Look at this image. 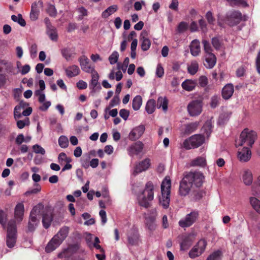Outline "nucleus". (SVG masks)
I'll return each mask as SVG.
<instances>
[{
    "label": "nucleus",
    "instance_id": "f257e3e1",
    "mask_svg": "<svg viewBox=\"0 0 260 260\" xmlns=\"http://www.w3.org/2000/svg\"><path fill=\"white\" fill-rule=\"evenodd\" d=\"M153 183L151 181L147 182L144 189L138 193V201L139 205L146 208L150 206L151 202L154 199Z\"/></svg>",
    "mask_w": 260,
    "mask_h": 260
},
{
    "label": "nucleus",
    "instance_id": "f03ea898",
    "mask_svg": "<svg viewBox=\"0 0 260 260\" xmlns=\"http://www.w3.org/2000/svg\"><path fill=\"white\" fill-rule=\"evenodd\" d=\"M69 229L67 227L62 228L49 241L45 247V251L50 253L55 250L67 237Z\"/></svg>",
    "mask_w": 260,
    "mask_h": 260
},
{
    "label": "nucleus",
    "instance_id": "7ed1b4c3",
    "mask_svg": "<svg viewBox=\"0 0 260 260\" xmlns=\"http://www.w3.org/2000/svg\"><path fill=\"white\" fill-rule=\"evenodd\" d=\"M171 182L169 177H166L161 184V196H159V204L165 209H167L170 202Z\"/></svg>",
    "mask_w": 260,
    "mask_h": 260
},
{
    "label": "nucleus",
    "instance_id": "20e7f679",
    "mask_svg": "<svg viewBox=\"0 0 260 260\" xmlns=\"http://www.w3.org/2000/svg\"><path fill=\"white\" fill-rule=\"evenodd\" d=\"M257 137V133L255 131L245 128L241 132L239 139L236 140V147L238 148L246 145L251 147Z\"/></svg>",
    "mask_w": 260,
    "mask_h": 260
},
{
    "label": "nucleus",
    "instance_id": "39448f33",
    "mask_svg": "<svg viewBox=\"0 0 260 260\" xmlns=\"http://www.w3.org/2000/svg\"><path fill=\"white\" fill-rule=\"evenodd\" d=\"M17 241V230L15 221H10L8 223L6 244L9 248H13Z\"/></svg>",
    "mask_w": 260,
    "mask_h": 260
},
{
    "label": "nucleus",
    "instance_id": "423d86ee",
    "mask_svg": "<svg viewBox=\"0 0 260 260\" xmlns=\"http://www.w3.org/2000/svg\"><path fill=\"white\" fill-rule=\"evenodd\" d=\"M205 142V136L196 134L186 139L183 143V146L186 149H191L199 147Z\"/></svg>",
    "mask_w": 260,
    "mask_h": 260
},
{
    "label": "nucleus",
    "instance_id": "0eeeda50",
    "mask_svg": "<svg viewBox=\"0 0 260 260\" xmlns=\"http://www.w3.org/2000/svg\"><path fill=\"white\" fill-rule=\"evenodd\" d=\"M184 177L189 183L191 184L192 187H201L205 179L204 175L200 172H190L187 173Z\"/></svg>",
    "mask_w": 260,
    "mask_h": 260
},
{
    "label": "nucleus",
    "instance_id": "6e6552de",
    "mask_svg": "<svg viewBox=\"0 0 260 260\" xmlns=\"http://www.w3.org/2000/svg\"><path fill=\"white\" fill-rule=\"evenodd\" d=\"M199 212L197 210H193L186 216L181 219L178 224L180 226L186 228L191 226L198 219L199 217Z\"/></svg>",
    "mask_w": 260,
    "mask_h": 260
},
{
    "label": "nucleus",
    "instance_id": "1a4fd4ad",
    "mask_svg": "<svg viewBox=\"0 0 260 260\" xmlns=\"http://www.w3.org/2000/svg\"><path fill=\"white\" fill-rule=\"evenodd\" d=\"M207 242L204 239L200 240L189 252L190 258H195L200 256L205 250Z\"/></svg>",
    "mask_w": 260,
    "mask_h": 260
},
{
    "label": "nucleus",
    "instance_id": "9d476101",
    "mask_svg": "<svg viewBox=\"0 0 260 260\" xmlns=\"http://www.w3.org/2000/svg\"><path fill=\"white\" fill-rule=\"evenodd\" d=\"M187 110L191 116H196L201 114L202 111V103L196 100L190 102L187 106Z\"/></svg>",
    "mask_w": 260,
    "mask_h": 260
},
{
    "label": "nucleus",
    "instance_id": "9b49d317",
    "mask_svg": "<svg viewBox=\"0 0 260 260\" xmlns=\"http://www.w3.org/2000/svg\"><path fill=\"white\" fill-rule=\"evenodd\" d=\"M242 19V14L238 11L229 12L226 15L225 22L230 25L233 26L239 23Z\"/></svg>",
    "mask_w": 260,
    "mask_h": 260
},
{
    "label": "nucleus",
    "instance_id": "f8f14e48",
    "mask_svg": "<svg viewBox=\"0 0 260 260\" xmlns=\"http://www.w3.org/2000/svg\"><path fill=\"white\" fill-rule=\"evenodd\" d=\"M150 166V160L148 158L138 163L132 172V175L133 176H137L138 174L146 171Z\"/></svg>",
    "mask_w": 260,
    "mask_h": 260
},
{
    "label": "nucleus",
    "instance_id": "ddd939ff",
    "mask_svg": "<svg viewBox=\"0 0 260 260\" xmlns=\"http://www.w3.org/2000/svg\"><path fill=\"white\" fill-rule=\"evenodd\" d=\"M42 7L43 2L42 1L36 2L32 4L29 15V17L31 21H35L38 19L40 10Z\"/></svg>",
    "mask_w": 260,
    "mask_h": 260
},
{
    "label": "nucleus",
    "instance_id": "4468645a",
    "mask_svg": "<svg viewBox=\"0 0 260 260\" xmlns=\"http://www.w3.org/2000/svg\"><path fill=\"white\" fill-rule=\"evenodd\" d=\"M79 60L81 69L85 72L91 73L95 71L94 66L90 63L89 59L86 56H82Z\"/></svg>",
    "mask_w": 260,
    "mask_h": 260
},
{
    "label": "nucleus",
    "instance_id": "2eb2a0df",
    "mask_svg": "<svg viewBox=\"0 0 260 260\" xmlns=\"http://www.w3.org/2000/svg\"><path fill=\"white\" fill-rule=\"evenodd\" d=\"M144 147V144L140 141H138L129 146L127 151L131 156L137 155L142 152Z\"/></svg>",
    "mask_w": 260,
    "mask_h": 260
},
{
    "label": "nucleus",
    "instance_id": "dca6fc26",
    "mask_svg": "<svg viewBox=\"0 0 260 260\" xmlns=\"http://www.w3.org/2000/svg\"><path fill=\"white\" fill-rule=\"evenodd\" d=\"M91 80L89 83V88L91 90L90 94L93 96L94 93L96 92L97 89H100L101 87L100 85H98L99 75L96 71L91 73Z\"/></svg>",
    "mask_w": 260,
    "mask_h": 260
},
{
    "label": "nucleus",
    "instance_id": "f3484780",
    "mask_svg": "<svg viewBox=\"0 0 260 260\" xmlns=\"http://www.w3.org/2000/svg\"><path fill=\"white\" fill-rule=\"evenodd\" d=\"M237 156L240 161H248L251 157V152L250 148L247 147L239 148L238 151Z\"/></svg>",
    "mask_w": 260,
    "mask_h": 260
},
{
    "label": "nucleus",
    "instance_id": "a211bd4d",
    "mask_svg": "<svg viewBox=\"0 0 260 260\" xmlns=\"http://www.w3.org/2000/svg\"><path fill=\"white\" fill-rule=\"evenodd\" d=\"M192 187L186 178L184 177L180 183L179 194L181 197H185L188 195Z\"/></svg>",
    "mask_w": 260,
    "mask_h": 260
},
{
    "label": "nucleus",
    "instance_id": "6ab92c4d",
    "mask_svg": "<svg viewBox=\"0 0 260 260\" xmlns=\"http://www.w3.org/2000/svg\"><path fill=\"white\" fill-rule=\"evenodd\" d=\"M145 130V127L143 125H140L134 128L129 134V140L135 141L139 139L143 135Z\"/></svg>",
    "mask_w": 260,
    "mask_h": 260
},
{
    "label": "nucleus",
    "instance_id": "aec40b11",
    "mask_svg": "<svg viewBox=\"0 0 260 260\" xmlns=\"http://www.w3.org/2000/svg\"><path fill=\"white\" fill-rule=\"evenodd\" d=\"M24 213V206L23 203H18L14 210V219L18 223H20L23 219Z\"/></svg>",
    "mask_w": 260,
    "mask_h": 260
},
{
    "label": "nucleus",
    "instance_id": "412c9836",
    "mask_svg": "<svg viewBox=\"0 0 260 260\" xmlns=\"http://www.w3.org/2000/svg\"><path fill=\"white\" fill-rule=\"evenodd\" d=\"M148 32L145 30H143L140 36V40L141 42V48L145 51L148 50L151 46V41L148 39Z\"/></svg>",
    "mask_w": 260,
    "mask_h": 260
},
{
    "label": "nucleus",
    "instance_id": "4be33fe9",
    "mask_svg": "<svg viewBox=\"0 0 260 260\" xmlns=\"http://www.w3.org/2000/svg\"><path fill=\"white\" fill-rule=\"evenodd\" d=\"M234 91V86L232 84H226L222 89V96L224 100H229L231 98Z\"/></svg>",
    "mask_w": 260,
    "mask_h": 260
},
{
    "label": "nucleus",
    "instance_id": "5701e85b",
    "mask_svg": "<svg viewBox=\"0 0 260 260\" xmlns=\"http://www.w3.org/2000/svg\"><path fill=\"white\" fill-rule=\"evenodd\" d=\"M204 66L208 69H212L216 62V57L213 53L206 54Z\"/></svg>",
    "mask_w": 260,
    "mask_h": 260
},
{
    "label": "nucleus",
    "instance_id": "b1692460",
    "mask_svg": "<svg viewBox=\"0 0 260 260\" xmlns=\"http://www.w3.org/2000/svg\"><path fill=\"white\" fill-rule=\"evenodd\" d=\"M195 239L194 234H190L184 237L180 244V248L182 250H186L192 244Z\"/></svg>",
    "mask_w": 260,
    "mask_h": 260
},
{
    "label": "nucleus",
    "instance_id": "393cba45",
    "mask_svg": "<svg viewBox=\"0 0 260 260\" xmlns=\"http://www.w3.org/2000/svg\"><path fill=\"white\" fill-rule=\"evenodd\" d=\"M127 239L128 243L131 245H136L138 244L139 240V236L137 230H133L131 231L127 235Z\"/></svg>",
    "mask_w": 260,
    "mask_h": 260
},
{
    "label": "nucleus",
    "instance_id": "a878e982",
    "mask_svg": "<svg viewBox=\"0 0 260 260\" xmlns=\"http://www.w3.org/2000/svg\"><path fill=\"white\" fill-rule=\"evenodd\" d=\"M190 50L191 55L197 56L201 52L200 42L198 40L195 39L191 41L190 44Z\"/></svg>",
    "mask_w": 260,
    "mask_h": 260
},
{
    "label": "nucleus",
    "instance_id": "bb28decb",
    "mask_svg": "<svg viewBox=\"0 0 260 260\" xmlns=\"http://www.w3.org/2000/svg\"><path fill=\"white\" fill-rule=\"evenodd\" d=\"M243 182L245 185L249 186L253 182V175L249 170H245L243 171L242 176Z\"/></svg>",
    "mask_w": 260,
    "mask_h": 260
},
{
    "label": "nucleus",
    "instance_id": "cd10ccee",
    "mask_svg": "<svg viewBox=\"0 0 260 260\" xmlns=\"http://www.w3.org/2000/svg\"><path fill=\"white\" fill-rule=\"evenodd\" d=\"M258 197L255 196H251L249 198V204L252 208L256 213L260 214V200Z\"/></svg>",
    "mask_w": 260,
    "mask_h": 260
},
{
    "label": "nucleus",
    "instance_id": "c85d7f7f",
    "mask_svg": "<svg viewBox=\"0 0 260 260\" xmlns=\"http://www.w3.org/2000/svg\"><path fill=\"white\" fill-rule=\"evenodd\" d=\"M40 223V220L34 217H29L26 232L32 233L37 229Z\"/></svg>",
    "mask_w": 260,
    "mask_h": 260
},
{
    "label": "nucleus",
    "instance_id": "c756f323",
    "mask_svg": "<svg viewBox=\"0 0 260 260\" xmlns=\"http://www.w3.org/2000/svg\"><path fill=\"white\" fill-rule=\"evenodd\" d=\"M252 196L260 197V175L258 176L251 188Z\"/></svg>",
    "mask_w": 260,
    "mask_h": 260
},
{
    "label": "nucleus",
    "instance_id": "7c9ffc66",
    "mask_svg": "<svg viewBox=\"0 0 260 260\" xmlns=\"http://www.w3.org/2000/svg\"><path fill=\"white\" fill-rule=\"evenodd\" d=\"M52 221V214L50 211H47L43 214L42 223L45 229L48 228Z\"/></svg>",
    "mask_w": 260,
    "mask_h": 260
},
{
    "label": "nucleus",
    "instance_id": "2f4dec72",
    "mask_svg": "<svg viewBox=\"0 0 260 260\" xmlns=\"http://www.w3.org/2000/svg\"><path fill=\"white\" fill-rule=\"evenodd\" d=\"M0 68L2 69V70H0V71H2V70H4L8 73L11 74H15L14 72V68L12 63L10 62L4 60H2L0 62Z\"/></svg>",
    "mask_w": 260,
    "mask_h": 260
},
{
    "label": "nucleus",
    "instance_id": "473e14b6",
    "mask_svg": "<svg viewBox=\"0 0 260 260\" xmlns=\"http://www.w3.org/2000/svg\"><path fill=\"white\" fill-rule=\"evenodd\" d=\"M66 75L69 77L76 76L80 73V69L76 65H72L65 70Z\"/></svg>",
    "mask_w": 260,
    "mask_h": 260
},
{
    "label": "nucleus",
    "instance_id": "72a5a7b5",
    "mask_svg": "<svg viewBox=\"0 0 260 260\" xmlns=\"http://www.w3.org/2000/svg\"><path fill=\"white\" fill-rule=\"evenodd\" d=\"M43 209V206L41 204H38L35 206L30 212L29 217H34L40 220V215Z\"/></svg>",
    "mask_w": 260,
    "mask_h": 260
},
{
    "label": "nucleus",
    "instance_id": "f704fd0d",
    "mask_svg": "<svg viewBox=\"0 0 260 260\" xmlns=\"http://www.w3.org/2000/svg\"><path fill=\"white\" fill-rule=\"evenodd\" d=\"M191 166L204 167L206 166V159L204 156H199L192 159L190 162Z\"/></svg>",
    "mask_w": 260,
    "mask_h": 260
},
{
    "label": "nucleus",
    "instance_id": "c9c22d12",
    "mask_svg": "<svg viewBox=\"0 0 260 260\" xmlns=\"http://www.w3.org/2000/svg\"><path fill=\"white\" fill-rule=\"evenodd\" d=\"M182 88L188 91L193 90L196 86V83L195 81L191 80H186L182 83Z\"/></svg>",
    "mask_w": 260,
    "mask_h": 260
},
{
    "label": "nucleus",
    "instance_id": "e433bc0d",
    "mask_svg": "<svg viewBox=\"0 0 260 260\" xmlns=\"http://www.w3.org/2000/svg\"><path fill=\"white\" fill-rule=\"evenodd\" d=\"M117 10L118 6L117 5L111 6L102 12V17L104 18H107L116 12Z\"/></svg>",
    "mask_w": 260,
    "mask_h": 260
},
{
    "label": "nucleus",
    "instance_id": "4c0bfd02",
    "mask_svg": "<svg viewBox=\"0 0 260 260\" xmlns=\"http://www.w3.org/2000/svg\"><path fill=\"white\" fill-rule=\"evenodd\" d=\"M168 101L166 97L160 96L157 99V107L158 108H162L164 112L168 110Z\"/></svg>",
    "mask_w": 260,
    "mask_h": 260
},
{
    "label": "nucleus",
    "instance_id": "58836bf2",
    "mask_svg": "<svg viewBox=\"0 0 260 260\" xmlns=\"http://www.w3.org/2000/svg\"><path fill=\"white\" fill-rule=\"evenodd\" d=\"M199 70V63L196 60L191 61L187 65L188 72L191 75H193L198 72Z\"/></svg>",
    "mask_w": 260,
    "mask_h": 260
},
{
    "label": "nucleus",
    "instance_id": "ea45409f",
    "mask_svg": "<svg viewBox=\"0 0 260 260\" xmlns=\"http://www.w3.org/2000/svg\"><path fill=\"white\" fill-rule=\"evenodd\" d=\"M212 122L211 120H207L204 125L202 130L204 132V135L207 138H209L212 132Z\"/></svg>",
    "mask_w": 260,
    "mask_h": 260
},
{
    "label": "nucleus",
    "instance_id": "a19ab883",
    "mask_svg": "<svg viewBox=\"0 0 260 260\" xmlns=\"http://www.w3.org/2000/svg\"><path fill=\"white\" fill-rule=\"evenodd\" d=\"M142 104V98L140 95L136 96L133 100L132 107L135 111L138 110Z\"/></svg>",
    "mask_w": 260,
    "mask_h": 260
},
{
    "label": "nucleus",
    "instance_id": "79ce46f5",
    "mask_svg": "<svg viewBox=\"0 0 260 260\" xmlns=\"http://www.w3.org/2000/svg\"><path fill=\"white\" fill-rule=\"evenodd\" d=\"M24 108V106L22 103L20 105L16 106L14 110V116L15 120H18L22 116L21 111Z\"/></svg>",
    "mask_w": 260,
    "mask_h": 260
},
{
    "label": "nucleus",
    "instance_id": "37998d69",
    "mask_svg": "<svg viewBox=\"0 0 260 260\" xmlns=\"http://www.w3.org/2000/svg\"><path fill=\"white\" fill-rule=\"evenodd\" d=\"M155 101L153 99L149 100L146 105L145 109L148 114H152L155 109Z\"/></svg>",
    "mask_w": 260,
    "mask_h": 260
},
{
    "label": "nucleus",
    "instance_id": "c03bdc74",
    "mask_svg": "<svg viewBox=\"0 0 260 260\" xmlns=\"http://www.w3.org/2000/svg\"><path fill=\"white\" fill-rule=\"evenodd\" d=\"M47 34L52 41H56L57 40V32L56 29L54 27L47 29Z\"/></svg>",
    "mask_w": 260,
    "mask_h": 260
},
{
    "label": "nucleus",
    "instance_id": "a18cd8bd",
    "mask_svg": "<svg viewBox=\"0 0 260 260\" xmlns=\"http://www.w3.org/2000/svg\"><path fill=\"white\" fill-rule=\"evenodd\" d=\"M199 125L198 122H192L185 125V132L187 134H190L195 131Z\"/></svg>",
    "mask_w": 260,
    "mask_h": 260
},
{
    "label": "nucleus",
    "instance_id": "49530a36",
    "mask_svg": "<svg viewBox=\"0 0 260 260\" xmlns=\"http://www.w3.org/2000/svg\"><path fill=\"white\" fill-rule=\"evenodd\" d=\"M228 4L232 7L246 6V3L243 0H226Z\"/></svg>",
    "mask_w": 260,
    "mask_h": 260
},
{
    "label": "nucleus",
    "instance_id": "de8ad7c7",
    "mask_svg": "<svg viewBox=\"0 0 260 260\" xmlns=\"http://www.w3.org/2000/svg\"><path fill=\"white\" fill-rule=\"evenodd\" d=\"M145 224L148 228L151 231H154L156 228L155 219H152L149 218H145Z\"/></svg>",
    "mask_w": 260,
    "mask_h": 260
},
{
    "label": "nucleus",
    "instance_id": "09e8293b",
    "mask_svg": "<svg viewBox=\"0 0 260 260\" xmlns=\"http://www.w3.org/2000/svg\"><path fill=\"white\" fill-rule=\"evenodd\" d=\"M12 20L16 22H17L22 26H24L26 25V22L24 19L22 18L21 14H18L17 16L13 15L11 16Z\"/></svg>",
    "mask_w": 260,
    "mask_h": 260
},
{
    "label": "nucleus",
    "instance_id": "8fccbe9b",
    "mask_svg": "<svg viewBox=\"0 0 260 260\" xmlns=\"http://www.w3.org/2000/svg\"><path fill=\"white\" fill-rule=\"evenodd\" d=\"M90 159V155L88 154H84L81 158V164L83 167L87 169L89 167V160Z\"/></svg>",
    "mask_w": 260,
    "mask_h": 260
},
{
    "label": "nucleus",
    "instance_id": "3c124183",
    "mask_svg": "<svg viewBox=\"0 0 260 260\" xmlns=\"http://www.w3.org/2000/svg\"><path fill=\"white\" fill-rule=\"evenodd\" d=\"M144 218H149L152 219H155L157 216V212L156 208L152 209L144 214Z\"/></svg>",
    "mask_w": 260,
    "mask_h": 260
},
{
    "label": "nucleus",
    "instance_id": "603ef678",
    "mask_svg": "<svg viewBox=\"0 0 260 260\" xmlns=\"http://www.w3.org/2000/svg\"><path fill=\"white\" fill-rule=\"evenodd\" d=\"M58 144L59 146L63 148L68 147L69 145V140L65 136H61L58 139Z\"/></svg>",
    "mask_w": 260,
    "mask_h": 260
},
{
    "label": "nucleus",
    "instance_id": "864d4df0",
    "mask_svg": "<svg viewBox=\"0 0 260 260\" xmlns=\"http://www.w3.org/2000/svg\"><path fill=\"white\" fill-rule=\"evenodd\" d=\"M119 103V98L118 96H114V98L110 101L109 105L105 108L106 112L108 111L112 107L117 105Z\"/></svg>",
    "mask_w": 260,
    "mask_h": 260
},
{
    "label": "nucleus",
    "instance_id": "5fc2aeb1",
    "mask_svg": "<svg viewBox=\"0 0 260 260\" xmlns=\"http://www.w3.org/2000/svg\"><path fill=\"white\" fill-rule=\"evenodd\" d=\"M77 10L79 14L78 17V20H81L84 16H86L88 15L87 10L83 7L78 8Z\"/></svg>",
    "mask_w": 260,
    "mask_h": 260
},
{
    "label": "nucleus",
    "instance_id": "6e6d98bb",
    "mask_svg": "<svg viewBox=\"0 0 260 260\" xmlns=\"http://www.w3.org/2000/svg\"><path fill=\"white\" fill-rule=\"evenodd\" d=\"M58 159L60 164L70 162L71 161V159L68 157L66 154L63 152H61L58 155Z\"/></svg>",
    "mask_w": 260,
    "mask_h": 260
},
{
    "label": "nucleus",
    "instance_id": "4d7b16f0",
    "mask_svg": "<svg viewBox=\"0 0 260 260\" xmlns=\"http://www.w3.org/2000/svg\"><path fill=\"white\" fill-rule=\"evenodd\" d=\"M220 98L219 95H214L211 99V107L213 108H216L219 104Z\"/></svg>",
    "mask_w": 260,
    "mask_h": 260
},
{
    "label": "nucleus",
    "instance_id": "13d9d810",
    "mask_svg": "<svg viewBox=\"0 0 260 260\" xmlns=\"http://www.w3.org/2000/svg\"><path fill=\"white\" fill-rule=\"evenodd\" d=\"M221 254L220 250L214 251L208 257L207 260H220Z\"/></svg>",
    "mask_w": 260,
    "mask_h": 260
},
{
    "label": "nucleus",
    "instance_id": "bf43d9fd",
    "mask_svg": "<svg viewBox=\"0 0 260 260\" xmlns=\"http://www.w3.org/2000/svg\"><path fill=\"white\" fill-rule=\"evenodd\" d=\"M119 58V53L118 52L115 51H114L111 55L109 57V61L111 64H113L116 63Z\"/></svg>",
    "mask_w": 260,
    "mask_h": 260
},
{
    "label": "nucleus",
    "instance_id": "052dcab7",
    "mask_svg": "<svg viewBox=\"0 0 260 260\" xmlns=\"http://www.w3.org/2000/svg\"><path fill=\"white\" fill-rule=\"evenodd\" d=\"M29 123V119L26 117L23 120H18L17 121V126L19 128L22 129L25 126L28 125Z\"/></svg>",
    "mask_w": 260,
    "mask_h": 260
},
{
    "label": "nucleus",
    "instance_id": "680f3d73",
    "mask_svg": "<svg viewBox=\"0 0 260 260\" xmlns=\"http://www.w3.org/2000/svg\"><path fill=\"white\" fill-rule=\"evenodd\" d=\"M35 95L38 97V101L40 103H43L45 101V94L44 92L41 90H36Z\"/></svg>",
    "mask_w": 260,
    "mask_h": 260
},
{
    "label": "nucleus",
    "instance_id": "e2e57ef3",
    "mask_svg": "<svg viewBox=\"0 0 260 260\" xmlns=\"http://www.w3.org/2000/svg\"><path fill=\"white\" fill-rule=\"evenodd\" d=\"M133 191L138 195L140 190L143 186L142 182H137L132 184Z\"/></svg>",
    "mask_w": 260,
    "mask_h": 260
},
{
    "label": "nucleus",
    "instance_id": "0e129e2a",
    "mask_svg": "<svg viewBox=\"0 0 260 260\" xmlns=\"http://www.w3.org/2000/svg\"><path fill=\"white\" fill-rule=\"evenodd\" d=\"M188 27V25L186 22H181L178 25L177 31L179 33L185 31Z\"/></svg>",
    "mask_w": 260,
    "mask_h": 260
},
{
    "label": "nucleus",
    "instance_id": "69168bd1",
    "mask_svg": "<svg viewBox=\"0 0 260 260\" xmlns=\"http://www.w3.org/2000/svg\"><path fill=\"white\" fill-rule=\"evenodd\" d=\"M32 149L37 154H41L42 155L45 154V150L40 145L36 144L32 146Z\"/></svg>",
    "mask_w": 260,
    "mask_h": 260
},
{
    "label": "nucleus",
    "instance_id": "338daca9",
    "mask_svg": "<svg viewBox=\"0 0 260 260\" xmlns=\"http://www.w3.org/2000/svg\"><path fill=\"white\" fill-rule=\"evenodd\" d=\"M86 241L88 244V246L90 248H92V240L94 239V236L90 233H86L85 236Z\"/></svg>",
    "mask_w": 260,
    "mask_h": 260
},
{
    "label": "nucleus",
    "instance_id": "774afa93",
    "mask_svg": "<svg viewBox=\"0 0 260 260\" xmlns=\"http://www.w3.org/2000/svg\"><path fill=\"white\" fill-rule=\"evenodd\" d=\"M203 44L206 54L213 53L212 49L209 42L204 40L203 41Z\"/></svg>",
    "mask_w": 260,
    "mask_h": 260
}]
</instances>
